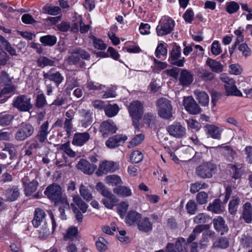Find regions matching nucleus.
Listing matches in <instances>:
<instances>
[{
    "instance_id": "nucleus-6",
    "label": "nucleus",
    "mask_w": 252,
    "mask_h": 252,
    "mask_svg": "<svg viewBox=\"0 0 252 252\" xmlns=\"http://www.w3.org/2000/svg\"><path fill=\"white\" fill-rule=\"evenodd\" d=\"M31 101V97L24 94L20 95L14 99L13 106L19 111L28 112L32 108Z\"/></svg>"
},
{
    "instance_id": "nucleus-4",
    "label": "nucleus",
    "mask_w": 252,
    "mask_h": 252,
    "mask_svg": "<svg viewBox=\"0 0 252 252\" xmlns=\"http://www.w3.org/2000/svg\"><path fill=\"white\" fill-rule=\"evenodd\" d=\"M157 104L158 107V114L162 118L169 119L172 116L171 101L166 98L159 99Z\"/></svg>"
},
{
    "instance_id": "nucleus-3",
    "label": "nucleus",
    "mask_w": 252,
    "mask_h": 252,
    "mask_svg": "<svg viewBox=\"0 0 252 252\" xmlns=\"http://www.w3.org/2000/svg\"><path fill=\"white\" fill-rule=\"evenodd\" d=\"M217 167L215 164L210 162H204L195 169L196 175L202 179L211 178L216 173Z\"/></svg>"
},
{
    "instance_id": "nucleus-47",
    "label": "nucleus",
    "mask_w": 252,
    "mask_h": 252,
    "mask_svg": "<svg viewBox=\"0 0 252 252\" xmlns=\"http://www.w3.org/2000/svg\"><path fill=\"white\" fill-rule=\"evenodd\" d=\"M38 183L37 181L33 180L30 182L25 187V191L26 196L31 195L33 192L36 191Z\"/></svg>"
},
{
    "instance_id": "nucleus-39",
    "label": "nucleus",
    "mask_w": 252,
    "mask_h": 252,
    "mask_svg": "<svg viewBox=\"0 0 252 252\" xmlns=\"http://www.w3.org/2000/svg\"><path fill=\"white\" fill-rule=\"evenodd\" d=\"M42 11L45 14L57 15L61 12V9L59 6L47 4L42 8Z\"/></svg>"
},
{
    "instance_id": "nucleus-7",
    "label": "nucleus",
    "mask_w": 252,
    "mask_h": 252,
    "mask_svg": "<svg viewBox=\"0 0 252 252\" xmlns=\"http://www.w3.org/2000/svg\"><path fill=\"white\" fill-rule=\"evenodd\" d=\"M174 21L169 18L161 20L156 30L158 36H163L170 33L174 29Z\"/></svg>"
},
{
    "instance_id": "nucleus-30",
    "label": "nucleus",
    "mask_w": 252,
    "mask_h": 252,
    "mask_svg": "<svg viewBox=\"0 0 252 252\" xmlns=\"http://www.w3.org/2000/svg\"><path fill=\"white\" fill-rule=\"evenodd\" d=\"M40 41L45 46H53L57 42V38L54 35H46L40 37Z\"/></svg>"
},
{
    "instance_id": "nucleus-48",
    "label": "nucleus",
    "mask_w": 252,
    "mask_h": 252,
    "mask_svg": "<svg viewBox=\"0 0 252 252\" xmlns=\"http://www.w3.org/2000/svg\"><path fill=\"white\" fill-rule=\"evenodd\" d=\"M108 242L103 237H99L95 242L97 250L100 252H105L107 249Z\"/></svg>"
},
{
    "instance_id": "nucleus-16",
    "label": "nucleus",
    "mask_w": 252,
    "mask_h": 252,
    "mask_svg": "<svg viewBox=\"0 0 252 252\" xmlns=\"http://www.w3.org/2000/svg\"><path fill=\"white\" fill-rule=\"evenodd\" d=\"M127 137L125 135H116L108 139L106 142V146L109 148H115L124 143Z\"/></svg>"
},
{
    "instance_id": "nucleus-44",
    "label": "nucleus",
    "mask_w": 252,
    "mask_h": 252,
    "mask_svg": "<svg viewBox=\"0 0 252 252\" xmlns=\"http://www.w3.org/2000/svg\"><path fill=\"white\" fill-rule=\"evenodd\" d=\"M95 188L96 190L104 197H108L113 195L103 183L99 182L97 183Z\"/></svg>"
},
{
    "instance_id": "nucleus-22",
    "label": "nucleus",
    "mask_w": 252,
    "mask_h": 252,
    "mask_svg": "<svg viewBox=\"0 0 252 252\" xmlns=\"http://www.w3.org/2000/svg\"><path fill=\"white\" fill-rule=\"evenodd\" d=\"M213 222L215 229L220 232L221 235L227 232L228 227L225 224V221L221 217L219 216L214 219Z\"/></svg>"
},
{
    "instance_id": "nucleus-5",
    "label": "nucleus",
    "mask_w": 252,
    "mask_h": 252,
    "mask_svg": "<svg viewBox=\"0 0 252 252\" xmlns=\"http://www.w3.org/2000/svg\"><path fill=\"white\" fill-rule=\"evenodd\" d=\"M45 194L55 204L59 203L63 199H66L62 196V191L61 187L57 185L52 184L48 186L45 191Z\"/></svg>"
},
{
    "instance_id": "nucleus-2",
    "label": "nucleus",
    "mask_w": 252,
    "mask_h": 252,
    "mask_svg": "<svg viewBox=\"0 0 252 252\" xmlns=\"http://www.w3.org/2000/svg\"><path fill=\"white\" fill-rule=\"evenodd\" d=\"M220 79L224 83V87L227 95L242 96V94L235 85V82L230 78L226 74L222 73L220 75Z\"/></svg>"
},
{
    "instance_id": "nucleus-42",
    "label": "nucleus",
    "mask_w": 252,
    "mask_h": 252,
    "mask_svg": "<svg viewBox=\"0 0 252 252\" xmlns=\"http://www.w3.org/2000/svg\"><path fill=\"white\" fill-rule=\"evenodd\" d=\"M208 187V185L204 182H196L192 184L190 186V192L191 193H195L201 189H205Z\"/></svg>"
},
{
    "instance_id": "nucleus-46",
    "label": "nucleus",
    "mask_w": 252,
    "mask_h": 252,
    "mask_svg": "<svg viewBox=\"0 0 252 252\" xmlns=\"http://www.w3.org/2000/svg\"><path fill=\"white\" fill-rule=\"evenodd\" d=\"M80 193L81 196L87 201H91L93 198L92 194L88 189L84 185L80 186Z\"/></svg>"
},
{
    "instance_id": "nucleus-9",
    "label": "nucleus",
    "mask_w": 252,
    "mask_h": 252,
    "mask_svg": "<svg viewBox=\"0 0 252 252\" xmlns=\"http://www.w3.org/2000/svg\"><path fill=\"white\" fill-rule=\"evenodd\" d=\"M34 131V128L32 125L22 123L15 134V139L18 141H23L31 136Z\"/></svg>"
},
{
    "instance_id": "nucleus-13",
    "label": "nucleus",
    "mask_w": 252,
    "mask_h": 252,
    "mask_svg": "<svg viewBox=\"0 0 252 252\" xmlns=\"http://www.w3.org/2000/svg\"><path fill=\"white\" fill-rule=\"evenodd\" d=\"M117 129L116 126L111 120L103 122L100 126V131L104 138L106 137L110 133H115Z\"/></svg>"
},
{
    "instance_id": "nucleus-15",
    "label": "nucleus",
    "mask_w": 252,
    "mask_h": 252,
    "mask_svg": "<svg viewBox=\"0 0 252 252\" xmlns=\"http://www.w3.org/2000/svg\"><path fill=\"white\" fill-rule=\"evenodd\" d=\"M51 69L48 72L44 73L43 77L45 79H48L54 82L56 86H58L63 81V77L59 71L54 72Z\"/></svg>"
},
{
    "instance_id": "nucleus-52",
    "label": "nucleus",
    "mask_w": 252,
    "mask_h": 252,
    "mask_svg": "<svg viewBox=\"0 0 252 252\" xmlns=\"http://www.w3.org/2000/svg\"><path fill=\"white\" fill-rule=\"evenodd\" d=\"M60 149L64 151V152L69 157L73 158L76 156V153L70 148L69 142L62 144L60 147Z\"/></svg>"
},
{
    "instance_id": "nucleus-49",
    "label": "nucleus",
    "mask_w": 252,
    "mask_h": 252,
    "mask_svg": "<svg viewBox=\"0 0 252 252\" xmlns=\"http://www.w3.org/2000/svg\"><path fill=\"white\" fill-rule=\"evenodd\" d=\"M73 202L83 213L87 212L88 205L78 195L75 196L73 197Z\"/></svg>"
},
{
    "instance_id": "nucleus-23",
    "label": "nucleus",
    "mask_w": 252,
    "mask_h": 252,
    "mask_svg": "<svg viewBox=\"0 0 252 252\" xmlns=\"http://www.w3.org/2000/svg\"><path fill=\"white\" fill-rule=\"evenodd\" d=\"M137 228L139 231L143 232H148L152 230L153 224L147 217L140 220L137 222Z\"/></svg>"
},
{
    "instance_id": "nucleus-34",
    "label": "nucleus",
    "mask_w": 252,
    "mask_h": 252,
    "mask_svg": "<svg viewBox=\"0 0 252 252\" xmlns=\"http://www.w3.org/2000/svg\"><path fill=\"white\" fill-rule=\"evenodd\" d=\"M114 193L123 197H128L132 194L131 189L126 186H120L113 189Z\"/></svg>"
},
{
    "instance_id": "nucleus-29",
    "label": "nucleus",
    "mask_w": 252,
    "mask_h": 252,
    "mask_svg": "<svg viewBox=\"0 0 252 252\" xmlns=\"http://www.w3.org/2000/svg\"><path fill=\"white\" fill-rule=\"evenodd\" d=\"M206 64L208 65L211 70L216 73H220L223 70V65L220 62L215 60L208 58L206 61Z\"/></svg>"
},
{
    "instance_id": "nucleus-27",
    "label": "nucleus",
    "mask_w": 252,
    "mask_h": 252,
    "mask_svg": "<svg viewBox=\"0 0 252 252\" xmlns=\"http://www.w3.org/2000/svg\"><path fill=\"white\" fill-rule=\"evenodd\" d=\"M141 219V215L135 211H130L127 215L126 221L129 225H132L135 223L137 224L138 221Z\"/></svg>"
},
{
    "instance_id": "nucleus-8",
    "label": "nucleus",
    "mask_w": 252,
    "mask_h": 252,
    "mask_svg": "<svg viewBox=\"0 0 252 252\" xmlns=\"http://www.w3.org/2000/svg\"><path fill=\"white\" fill-rule=\"evenodd\" d=\"M168 60L173 65L178 67L184 66L185 59L181 58V48L179 46L176 44L173 45Z\"/></svg>"
},
{
    "instance_id": "nucleus-10",
    "label": "nucleus",
    "mask_w": 252,
    "mask_h": 252,
    "mask_svg": "<svg viewBox=\"0 0 252 252\" xmlns=\"http://www.w3.org/2000/svg\"><path fill=\"white\" fill-rule=\"evenodd\" d=\"M119 169V164L112 161L105 160L102 161L99 165L96 171V174L101 176L106 174L108 172H114Z\"/></svg>"
},
{
    "instance_id": "nucleus-18",
    "label": "nucleus",
    "mask_w": 252,
    "mask_h": 252,
    "mask_svg": "<svg viewBox=\"0 0 252 252\" xmlns=\"http://www.w3.org/2000/svg\"><path fill=\"white\" fill-rule=\"evenodd\" d=\"M50 131V130H49V122L46 121L40 126L36 138L39 142L43 143L47 140V135Z\"/></svg>"
},
{
    "instance_id": "nucleus-55",
    "label": "nucleus",
    "mask_w": 252,
    "mask_h": 252,
    "mask_svg": "<svg viewBox=\"0 0 252 252\" xmlns=\"http://www.w3.org/2000/svg\"><path fill=\"white\" fill-rule=\"evenodd\" d=\"M156 57L158 58H161L167 55V49L162 43H160L157 46L155 51Z\"/></svg>"
},
{
    "instance_id": "nucleus-37",
    "label": "nucleus",
    "mask_w": 252,
    "mask_h": 252,
    "mask_svg": "<svg viewBox=\"0 0 252 252\" xmlns=\"http://www.w3.org/2000/svg\"><path fill=\"white\" fill-rule=\"evenodd\" d=\"M207 209L216 214H220L223 211L221 207L220 200L218 199H215L212 203H210L207 207Z\"/></svg>"
},
{
    "instance_id": "nucleus-11",
    "label": "nucleus",
    "mask_w": 252,
    "mask_h": 252,
    "mask_svg": "<svg viewBox=\"0 0 252 252\" xmlns=\"http://www.w3.org/2000/svg\"><path fill=\"white\" fill-rule=\"evenodd\" d=\"M183 101L186 110L190 114L195 115L201 112V108L192 96L185 97Z\"/></svg>"
},
{
    "instance_id": "nucleus-53",
    "label": "nucleus",
    "mask_w": 252,
    "mask_h": 252,
    "mask_svg": "<svg viewBox=\"0 0 252 252\" xmlns=\"http://www.w3.org/2000/svg\"><path fill=\"white\" fill-rule=\"evenodd\" d=\"M47 104L45 96L43 94L37 95L35 100V106L38 108L44 107Z\"/></svg>"
},
{
    "instance_id": "nucleus-63",
    "label": "nucleus",
    "mask_w": 252,
    "mask_h": 252,
    "mask_svg": "<svg viewBox=\"0 0 252 252\" xmlns=\"http://www.w3.org/2000/svg\"><path fill=\"white\" fill-rule=\"evenodd\" d=\"M208 194L204 191L198 193L196 196L197 202L199 204H205L208 201Z\"/></svg>"
},
{
    "instance_id": "nucleus-20",
    "label": "nucleus",
    "mask_w": 252,
    "mask_h": 252,
    "mask_svg": "<svg viewBox=\"0 0 252 252\" xmlns=\"http://www.w3.org/2000/svg\"><path fill=\"white\" fill-rule=\"evenodd\" d=\"M46 214L44 211L40 208L35 209L34 217L32 223L34 227H38L44 221Z\"/></svg>"
},
{
    "instance_id": "nucleus-54",
    "label": "nucleus",
    "mask_w": 252,
    "mask_h": 252,
    "mask_svg": "<svg viewBox=\"0 0 252 252\" xmlns=\"http://www.w3.org/2000/svg\"><path fill=\"white\" fill-rule=\"evenodd\" d=\"M14 116L10 114L0 115V125L2 126H6L10 125Z\"/></svg>"
},
{
    "instance_id": "nucleus-40",
    "label": "nucleus",
    "mask_w": 252,
    "mask_h": 252,
    "mask_svg": "<svg viewBox=\"0 0 252 252\" xmlns=\"http://www.w3.org/2000/svg\"><path fill=\"white\" fill-rule=\"evenodd\" d=\"M105 114L109 117H112L116 116L119 111V108L116 104H109L104 108Z\"/></svg>"
},
{
    "instance_id": "nucleus-35",
    "label": "nucleus",
    "mask_w": 252,
    "mask_h": 252,
    "mask_svg": "<svg viewBox=\"0 0 252 252\" xmlns=\"http://www.w3.org/2000/svg\"><path fill=\"white\" fill-rule=\"evenodd\" d=\"M105 183L110 186H118L122 184V181L118 175L113 174L108 175L105 179Z\"/></svg>"
},
{
    "instance_id": "nucleus-58",
    "label": "nucleus",
    "mask_w": 252,
    "mask_h": 252,
    "mask_svg": "<svg viewBox=\"0 0 252 252\" xmlns=\"http://www.w3.org/2000/svg\"><path fill=\"white\" fill-rule=\"evenodd\" d=\"M144 136L142 134L136 135L129 143L128 147L131 148L140 144L144 140Z\"/></svg>"
},
{
    "instance_id": "nucleus-28",
    "label": "nucleus",
    "mask_w": 252,
    "mask_h": 252,
    "mask_svg": "<svg viewBox=\"0 0 252 252\" xmlns=\"http://www.w3.org/2000/svg\"><path fill=\"white\" fill-rule=\"evenodd\" d=\"M56 59H49L45 56H40L37 60V65L41 68L55 66Z\"/></svg>"
},
{
    "instance_id": "nucleus-51",
    "label": "nucleus",
    "mask_w": 252,
    "mask_h": 252,
    "mask_svg": "<svg viewBox=\"0 0 252 252\" xmlns=\"http://www.w3.org/2000/svg\"><path fill=\"white\" fill-rule=\"evenodd\" d=\"M78 234V229L76 227H71L67 229L66 234L64 236V240H74Z\"/></svg>"
},
{
    "instance_id": "nucleus-62",
    "label": "nucleus",
    "mask_w": 252,
    "mask_h": 252,
    "mask_svg": "<svg viewBox=\"0 0 252 252\" xmlns=\"http://www.w3.org/2000/svg\"><path fill=\"white\" fill-rule=\"evenodd\" d=\"M186 208L189 214H194L197 211V204L193 200H190L186 204Z\"/></svg>"
},
{
    "instance_id": "nucleus-1",
    "label": "nucleus",
    "mask_w": 252,
    "mask_h": 252,
    "mask_svg": "<svg viewBox=\"0 0 252 252\" xmlns=\"http://www.w3.org/2000/svg\"><path fill=\"white\" fill-rule=\"evenodd\" d=\"M143 104L139 100L131 102L128 107V112L132 117L133 125L135 128H138L139 121L143 115Z\"/></svg>"
},
{
    "instance_id": "nucleus-36",
    "label": "nucleus",
    "mask_w": 252,
    "mask_h": 252,
    "mask_svg": "<svg viewBox=\"0 0 252 252\" xmlns=\"http://www.w3.org/2000/svg\"><path fill=\"white\" fill-rule=\"evenodd\" d=\"M69 54H78L80 58L83 60H89L90 58V55L89 53L80 48L70 49L68 51Z\"/></svg>"
},
{
    "instance_id": "nucleus-59",
    "label": "nucleus",
    "mask_w": 252,
    "mask_h": 252,
    "mask_svg": "<svg viewBox=\"0 0 252 252\" xmlns=\"http://www.w3.org/2000/svg\"><path fill=\"white\" fill-rule=\"evenodd\" d=\"M240 244L244 248H249L252 245V237L248 234H244L240 240Z\"/></svg>"
},
{
    "instance_id": "nucleus-25",
    "label": "nucleus",
    "mask_w": 252,
    "mask_h": 252,
    "mask_svg": "<svg viewBox=\"0 0 252 252\" xmlns=\"http://www.w3.org/2000/svg\"><path fill=\"white\" fill-rule=\"evenodd\" d=\"M206 131L208 136L214 138L220 139L221 133V129L214 125H207L205 126Z\"/></svg>"
},
{
    "instance_id": "nucleus-32",
    "label": "nucleus",
    "mask_w": 252,
    "mask_h": 252,
    "mask_svg": "<svg viewBox=\"0 0 252 252\" xmlns=\"http://www.w3.org/2000/svg\"><path fill=\"white\" fill-rule=\"evenodd\" d=\"M19 189L17 187H13L11 189H7L5 193L7 199L10 201L16 200L19 196Z\"/></svg>"
},
{
    "instance_id": "nucleus-24",
    "label": "nucleus",
    "mask_w": 252,
    "mask_h": 252,
    "mask_svg": "<svg viewBox=\"0 0 252 252\" xmlns=\"http://www.w3.org/2000/svg\"><path fill=\"white\" fill-rule=\"evenodd\" d=\"M246 223H251L252 221V206L251 204L248 202L243 206V212L241 216Z\"/></svg>"
},
{
    "instance_id": "nucleus-60",
    "label": "nucleus",
    "mask_w": 252,
    "mask_h": 252,
    "mask_svg": "<svg viewBox=\"0 0 252 252\" xmlns=\"http://www.w3.org/2000/svg\"><path fill=\"white\" fill-rule=\"evenodd\" d=\"M92 39L94 46L95 48L101 50H104L106 48V45L103 42L101 39L97 38L94 36L92 37Z\"/></svg>"
},
{
    "instance_id": "nucleus-45",
    "label": "nucleus",
    "mask_w": 252,
    "mask_h": 252,
    "mask_svg": "<svg viewBox=\"0 0 252 252\" xmlns=\"http://www.w3.org/2000/svg\"><path fill=\"white\" fill-rule=\"evenodd\" d=\"M117 202V200L114 195H113L112 196L105 197L102 199V202L105 207L110 209L113 208Z\"/></svg>"
},
{
    "instance_id": "nucleus-57",
    "label": "nucleus",
    "mask_w": 252,
    "mask_h": 252,
    "mask_svg": "<svg viewBox=\"0 0 252 252\" xmlns=\"http://www.w3.org/2000/svg\"><path fill=\"white\" fill-rule=\"evenodd\" d=\"M229 167L233 170V178L235 179H239L242 176V167L240 165H236L235 164H229Z\"/></svg>"
},
{
    "instance_id": "nucleus-38",
    "label": "nucleus",
    "mask_w": 252,
    "mask_h": 252,
    "mask_svg": "<svg viewBox=\"0 0 252 252\" xmlns=\"http://www.w3.org/2000/svg\"><path fill=\"white\" fill-rule=\"evenodd\" d=\"M0 41L5 50L11 56H17L16 51L10 43L3 36L0 35Z\"/></svg>"
},
{
    "instance_id": "nucleus-43",
    "label": "nucleus",
    "mask_w": 252,
    "mask_h": 252,
    "mask_svg": "<svg viewBox=\"0 0 252 252\" xmlns=\"http://www.w3.org/2000/svg\"><path fill=\"white\" fill-rule=\"evenodd\" d=\"M229 246V241L225 237H220L215 241L213 247L215 248L225 249Z\"/></svg>"
},
{
    "instance_id": "nucleus-41",
    "label": "nucleus",
    "mask_w": 252,
    "mask_h": 252,
    "mask_svg": "<svg viewBox=\"0 0 252 252\" xmlns=\"http://www.w3.org/2000/svg\"><path fill=\"white\" fill-rule=\"evenodd\" d=\"M60 206L59 208V210L60 213V218L62 220H66V217L65 214V209H68L69 208V203L68 202L66 199H63L62 201L60 202L59 203Z\"/></svg>"
},
{
    "instance_id": "nucleus-12",
    "label": "nucleus",
    "mask_w": 252,
    "mask_h": 252,
    "mask_svg": "<svg viewBox=\"0 0 252 252\" xmlns=\"http://www.w3.org/2000/svg\"><path fill=\"white\" fill-rule=\"evenodd\" d=\"M167 130L171 136L178 138L184 137L186 134V129L179 123H175L167 127Z\"/></svg>"
},
{
    "instance_id": "nucleus-31",
    "label": "nucleus",
    "mask_w": 252,
    "mask_h": 252,
    "mask_svg": "<svg viewBox=\"0 0 252 252\" xmlns=\"http://www.w3.org/2000/svg\"><path fill=\"white\" fill-rule=\"evenodd\" d=\"M65 62L69 65H77L79 64L80 67H83L85 64V62L82 61L79 56L76 54H70L65 59Z\"/></svg>"
},
{
    "instance_id": "nucleus-61",
    "label": "nucleus",
    "mask_w": 252,
    "mask_h": 252,
    "mask_svg": "<svg viewBox=\"0 0 252 252\" xmlns=\"http://www.w3.org/2000/svg\"><path fill=\"white\" fill-rule=\"evenodd\" d=\"M239 9L238 3L235 1H231L226 3V11L229 14L236 12Z\"/></svg>"
},
{
    "instance_id": "nucleus-56",
    "label": "nucleus",
    "mask_w": 252,
    "mask_h": 252,
    "mask_svg": "<svg viewBox=\"0 0 252 252\" xmlns=\"http://www.w3.org/2000/svg\"><path fill=\"white\" fill-rule=\"evenodd\" d=\"M2 151L5 153L8 152L10 156V159H12L16 154V149L14 146L11 143H6Z\"/></svg>"
},
{
    "instance_id": "nucleus-33",
    "label": "nucleus",
    "mask_w": 252,
    "mask_h": 252,
    "mask_svg": "<svg viewBox=\"0 0 252 252\" xmlns=\"http://www.w3.org/2000/svg\"><path fill=\"white\" fill-rule=\"evenodd\" d=\"M241 202L240 199L237 196H233L229 203L228 210L232 215H235L237 211V208Z\"/></svg>"
},
{
    "instance_id": "nucleus-21",
    "label": "nucleus",
    "mask_w": 252,
    "mask_h": 252,
    "mask_svg": "<svg viewBox=\"0 0 252 252\" xmlns=\"http://www.w3.org/2000/svg\"><path fill=\"white\" fill-rule=\"evenodd\" d=\"M179 80L182 85L188 86L193 80V74L187 69H182Z\"/></svg>"
},
{
    "instance_id": "nucleus-17",
    "label": "nucleus",
    "mask_w": 252,
    "mask_h": 252,
    "mask_svg": "<svg viewBox=\"0 0 252 252\" xmlns=\"http://www.w3.org/2000/svg\"><path fill=\"white\" fill-rule=\"evenodd\" d=\"M90 139V135L87 132H78L74 134L72 140L74 145L82 146L86 143Z\"/></svg>"
},
{
    "instance_id": "nucleus-64",
    "label": "nucleus",
    "mask_w": 252,
    "mask_h": 252,
    "mask_svg": "<svg viewBox=\"0 0 252 252\" xmlns=\"http://www.w3.org/2000/svg\"><path fill=\"white\" fill-rule=\"evenodd\" d=\"M200 77L205 81H211L214 78V74L211 71L202 69L199 72Z\"/></svg>"
},
{
    "instance_id": "nucleus-50",
    "label": "nucleus",
    "mask_w": 252,
    "mask_h": 252,
    "mask_svg": "<svg viewBox=\"0 0 252 252\" xmlns=\"http://www.w3.org/2000/svg\"><path fill=\"white\" fill-rule=\"evenodd\" d=\"M186 246V241L183 238H179L176 242L175 247L178 252H188Z\"/></svg>"
},
{
    "instance_id": "nucleus-19",
    "label": "nucleus",
    "mask_w": 252,
    "mask_h": 252,
    "mask_svg": "<svg viewBox=\"0 0 252 252\" xmlns=\"http://www.w3.org/2000/svg\"><path fill=\"white\" fill-rule=\"evenodd\" d=\"M80 113L81 116L80 120L81 126L86 128L91 126L93 121V113L90 110L86 109L81 110Z\"/></svg>"
},
{
    "instance_id": "nucleus-26",
    "label": "nucleus",
    "mask_w": 252,
    "mask_h": 252,
    "mask_svg": "<svg viewBox=\"0 0 252 252\" xmlns=\"http://www.w3.org/2000/svg\"><path fill=\"white\" fill-rule=\"evenodd\" d=\"M193 93L196 99L201 105L205 106L208 105L209 97L205 92L196 90Z\"/></svg>"
},
{
    "instance_id": "nucleus-14",
    "label": "nucleus",
    "mask_w": 252,
    "mask_h": 252,
    "mask_svg": "<svg viewBox=\"0 0 252 252\" xmlns=\"http://www.w3.org/2000/svg\"><path fill=\"white\" fill-rule=\"evenodd\" d=\"M76 167L77 169L88 174H92L96 168V165L91 164L85 159H80L76 164Z\"/></svg>"
}]
</instances>
